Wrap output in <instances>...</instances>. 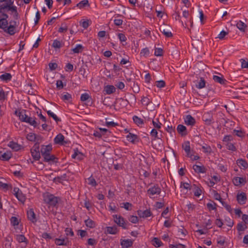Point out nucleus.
<instances>
[{"label": "nucleus", "instance_id": "obj_52", "mask_svg": "<svg viewBox=\"0 0 248 248\" xmlns=\"http://www.w3.org/2000/svg\"><path fill=\"white\" fill-rule=\"evenodd\" d=\"M88 184L93 186H97V183L95 180V179L92 177V176H90L88 178Z\"/></svg>", "mask_w": 248, "mask_h": 248}, {"label": "nucleus", "instance_id": "obj_28", "mask_svg": "<svg viewBox=\"0 0 248 248\" xmlns=\"http://www.w3.org/2000/svg\"><path fill=\"white\" fill-rule=\"evenodd\" d=\"M126 138L128 141L132 143H134L138 141V137L137 135L129 133L127 136Z\"/></svg>", "mask_w": 248, "mask_h": 248}, {"label": "nucleus", "instance_id": "obj_49", "mask_svg": "<svg viewBox=\"0 0 248 248\" xmlns=\"http://www.w3.org/2000/svg\"><path fill=\"white\" fill-rule=\"evenodd\" d=\"M141 102V103L145 106H148L152 102L148 97L145 96L142 98Z\"/></svg>", "mask_w": 248, "mask_h": 248}, {"label": "nucleus", "instance_id": "obj_32", "mask_svg": "<svg viewBox=\"0 0 248 248\" xmlns=\"http://www.w3.org/2000/svg\"><path fill=\"white\" fill-rule=\"evenodd\" d=\"M118 17H124V16L119 14L116 15L114 19V23L116 26H119L123 24V20L122 19L118 18Z\"/></svg>", "mask_w": 248, "mask_h": 248}, {"label": "nucleus", "instance_id": "obj_3", "mask_svg": "<svg viewBox=\"0 0 248 248\" xmlns=\"http://www.w3.org/2000/svg\"><path fill=\"white\" fill-rule=\"evenodd\" d=\"M19 119L24 122L29 123L30 125L33 126L34 127H36L38 125L37 123L36 122L34 119L32 117H29L25 113L22 111L19 112L18 115Z\"/></svg>", "mask_w": 248, "mask_h": 248}, {"label": "nucleus", "instance_id": "obj_1", "mask_svg": "<svg viewBox=\"0 0 248 248\" xmlns=\"http://www.w3.org/2000/svg\"><path fill=\"white\" fill-rule=\"evenodd\" d=\"M9 10L0 11V29L10 35H14L16 32V27L18 26L15 20H11L8 23L7 18L8 15L6 14Z\"/></svg>", "mask_w": 248, "mask_h": 248}, {"label": "nucleus", "instance_id": "obj_59", "mask_svg": "<svg viewBox=\"0 0 248 248\" xmlns=\"http://www.w3.org/2000/svg\"><path fill=\"white\" fill-rule=\"evenodd\" d=\"M181 188H183L186 189H189L190 190L191 188V186L188 183H185V182H181V185H180Z\"/></svg>", "mask_w": 248, "mask_h": 248}, {"label": "nucleus", "instance_id": "obj_13", "mask_svg": "<svg viewBox=\"0 0 248 248\" xmlns=\"http://www.w3.org/2000/svg\"><path fill=\"white\" fill-rule=\"evenodd\" d=\"M202 120L207 125H210L214 123V120L212 116L209 113H204L202 116Z\"/></svg>", "mask_w": 248, "mask_h": 248}, {"label": "nucleus", "instance_id": "obj_33", "mask_svg": "<svg viewBox=\"0 0 248 248\" xmlns=\"http://www.w3.org/2000/svg\"><path fill=\"white\" fill-rule=\"evenodd\" d=\"M116 89L113 85H107L105 87L104 91L108 94H110L115 92Z\"/></svg>", "mask_w": 248, "mask_h": 248}, {"label": "nucleus", "instance_id": "obj_55", "mask_svg": "<svg viewBox=\"0 0 248 248\" xmlns=\"http://www.w3.org/2000/svg\"><path fill=\"white\" fill-rule=\"evenodd\" d=\"M202 149H203V152L205 153H208L209 154H210L212 152V149L211 147L209 145H208L207 144H205V145H203L202 146Z\"/></svg>", "mask_w": 248, "mask_h": 248}, {"label": "nucleus", "instance_id": "obj_10", "mask_svg": "<svg viewBox=\"0 0 248 248\" xmlns=\"http://www.w3.org/2000/svg\"><path fill=\"white\" fill-rule=\"evenodd\" d=\"M182 148L185 150L187 157H192V153L193 151L191 150L189 141L184 142L182 144Z\"/></svg>", "mask_w": 248, "mask_h": 248}, {"label": "nucleus", "instance_id": "obj_44", "mask_svg": "<svg viewBox=\"0 0 248 248\" xmlns=\"http://www.w3.org/2000/svg\"><path fill=\"white\" fill-rule=\"evenodd\" d=\"M47 114L51 117H52L57 123H58L59 122H60L61 120L60 118H58V117L53 113L52 112H51L50 110L47 111Z\"/></svg>", "mask_w": 248, "mask_h": 248}, {"label": "nucleus", "instance_id": "obj_7", "mask_svg": "<svg viewBox=\"0 0 248 248\" xmlns=\"http://www.w3.org/2000/svg\"><path fill=\"white\" fill-rule=\"evenodd\" d=\"M113 217L114 219V221L116 223L118 226L122 227L124 229H127V227L126 225L128 222H125L124 219L123 217L121 216H118L117 215H113Z\"/></svg>", "mask_w": 248, "mask_h": 248}, {"label": "nucleus", "instance_id": "obj_20", "mask_svg": "<svg viewBox=\"0 0 248 248\" xmlns=\"http://www.w3.org/2000/svg\"><path fill=\"white\" fill-rule=\"evenodd\" d=\"M27 217L29 220L31 221L32 223H35L36 222V218L35 216V214L33 211L32 209H30L29 210L27 211Z\"/></svg>", "mask_w": 248, "mask_h": 248}, {"label": "nucleus", "instance_id": "obj_25", "mask_svg": "<svg viewBox=\"0 0 248 248\" xmlns=\"http://www.w3.org/2000/svg\"><path fill=\"white\" fill-rule=\"evenodd\" d=\"M206 82L203 78H200V80L197 81L195 86L199 89H202L206 87Z\"/></svg>", "mask_w": 248, "mask_h": 248}, {"label": "nucleus", "instance_id": "obj_54", "mask_svg": "<svg viewBox=\"0 0 248 248\" xmlns=\"http://www.w3.org/2000/svg\"><path fill=\"white\" fill-rule=\"evenodd\" d=\"M247 228L246 224H244L242 223H239L237 225V229L239 232L244 231Z\"/></svg>", "mask_w": 248, "mask_h": 248}, {"label": "nucleus", "instance_id": "obj_48", "mask_svg": "<svg viewBox=\"0 0 248 248\" xmlns=\"http://www.w3.org/2000/svg\"><path fill=\"white\" fill-rule=\"evenodd\" d=\"M236 26L237 28L240 31H244L245 28L247 26L244 22L240 20L236 24Z\"/></svg>", "mask_w": 248, "mask_h": 248}, {"label": "nucleus", "instance_id": "obj_4", "mask_svg": "<svg viewBox=\"0 0 248 248\" xmlns=\"http://www.w3.org/2000/svg\"><path fill=\"white\" fill-rule=\"evenodd\" d=\"M44 202L50 206H55L58 202V198L49 193L44 195Z\"/></svg>", "mask_w": 248, "mask_h": 248}, {"label": "nucleus", "instance_id": "obj_63", "mask_svg": "<svg viewBox=\"0 0 248 248\" xmlns=\"http://www.w3.org/2000/svg\"><path fill=\"white\" fill-rule=\"evenodd\" d=\"M166 131L169 132L171 136H172L173 134H175V127H173L172 125L168 126L166 128Z\"/></svg>", "mask_w": 248, "mask_h": 248}, {"label": "nucleus", "instance_id": "obj_62", "mask_svg": "<svg viewBox=\"0 0 248 248\" xmlns=\"http://www.w3.org/2000/svg\"><path fill=\"white\" fill-rule=\"evenodd\" d=\"M132 88L133 89V92L135 93H138L140 91L139 86L137 83H135V82H133Z\"/></svg>", "mask_w": 248, "mask_h": 248}, {"label": "nucleus", "instance_id": "obj_35", "mask_svg": "<svg viewBox=\"0 0 248 248\" xmlns=\"http://www.w3.org/2000/svg\"><path fill=\"white\" fill-rule=\"evenodd\" d=\"M61 98L64 101L71 102L72 100L71 94L68 93L62 94Z\"/></svg>", "mask_w": 248, "mask_h": 248}, {"label": "nucleus", "instance_id": "obj_60", "mask_svg": "<svg viewBox=\"0 0 248 248\" xmlns=\"http://www.w3.org/2000/svg\"><path fill=\"white\" fill-rule=\"evenodd\" d=\"M163 54V50L161 48H155V55L156 56H161Z\"/></svg>", "mask_w": 248, "mask_h": 248}, {"label": "nucleus", "instance_id": "obj_39", "mask_svg": "<svg viewBox=\"0 0 248 248\" xmlns=\"http://www.w3.org/2000/svg\"><path fill=\"white\" fill-rule=\"evenodd\" d=\"M67 180V175L66 173L62 174L61 176H57L54 179V181L62 183L63 181Z\"/></svg>", "mask_w": 248, "mask_h": 248}, {"label": "nucleus", "instance_id": "obj_24", "mask_svg": "<svg viewBox=\"0 0 248 248\" xmlns=\"http://www.w3.org/2000/svg\"><path fill=\"white\" fill-rule=\"evenodd\" d=\"M246 199V194L244 192L238 194L237 195V200L238 203L241 204H243L245 203Z\"/></svg>", "mask_w": 248, "mask_h": 248}, {"label": "nucleus", "instance_id": "obj_6", "mask_svg": "<svg viewBox=\"0 0 248 248\" xmlns=\"http://www.w3.org/2000/svg\"><path fill=\"white\" fill-rule=\"evenodd\" d=\"M161 189L158 184H154L147 190V192L150 198L155 195H159Z\"/></svg>", "mask_w": 248, "mask_h": 248}, {"label": "nucleus", "instance_id": "obj_40", "mask_svg": "<svg viewBox=\"0 0 248 248\" xmlns=\"http://www.w3.org/2000/svg\"><path fill=\"white\" fill-rule=\"evenodd\" d=\"M12 156V155L10 152L4 153L0 157V159L2 160L7 161L9 160Z\"/></svg>", "mask_w": 248, "mask_h": 248}, {"label": "nucleus", "instance_id": "obj_47", "mask_svg": "<svg viewBox=\"0 0 248 248\" xmlns=\"http://www.w3.org/2000/svg\"><path fill=\"white\" fill-rule=\"evenodd\" d=\"M26 138L31 141H34L36 139V135L34 133H30L27 135Z\"/></svg>", "mask_w": 248, "mask_h": 248}, {"label": "nucleus", "instance_id": "obj_15", "mask_svg": "<svg viewBox=\"0 0 248 248\" xmlns=\"http://www.w3.org/2000/svg\"><path fill=\"white\" fill-rule=\"evenodd\" d=\"M15 195L16 198L21 202H24L25 201V197L18 188L15 187L14 189Z\"/></svg>", "mask_w": 248, "mask_h": 248}, {"label": "nucleus", "instance_id": "obj_29", "mask_svg": "<svg viewBox=\"0 0 248 248\" xmlns=\"http://www.w3.org/2000/svg\"><path fill=\"white\" fill-rule=\"evenodd\" d=\"M106 231L108 233L111 234H116L118 232V230L116 226L107 227Z\"/></svg>", "mask_w": 248, "mask_h": 248}, {"label": "nucleus", "instance_id": "obj_31", "mask_svg": "<svg viewBox=\"0 0 248 248\" xmlns=\"http://www.w3.org/2000/svg\"><path fill=\"white\" fill-rule=\"evenodd\" d=\"M64 44L62 42L56 39L53 41L52 46L55 49H60L63 46Z\"/></svg>", "mask_w": 248, "mask_h": 248}, {"label": "nucleus", "instance_id": "obj_61", "mask_svg": "<svg viewBox=\"0 0 248 248\" xmlns=\"http://www.w3.org/2000/svg\"><path fill=\"white\" fill-rule=\"evenodd\" d=\"M155 85L157 87L160 88L164 87L166 85V83L164 80H161L156 81L155 82Z\"/></svg>", "mask_w": 248, "mask_h": 248}, {"label": "nucleus", "instance_id": "obj_58", "mask_svg": "<svg viewBox=\"0 0 248 248\" xmlns=\"http://www.w3.org/2000/svg\"><path fill=\"white\" fill-rule=\"evenodd\" d=\"M11 223L14 226H17L19 224V221L17 218L16 217H12L11 219Z\"/></svg>", "mask_w": 248, "mask_h": 248}, {"label": "nucleus", "instance_id": "obj_56", "mask_svg": "<svg viewBox=\"0 0 248 248\" xmlns=\"http://www.w3.org/2000/svg\"><path fill=\"white\" fill-rule=\"evenodd\" d=\"M217 241L218 245H219L221 246H223L225 242V238L221 236H219L217 237Z\"/></svg>", "mask_w": 248, "mask_h": 248}, {"label": "nucleus", "instance_id": "obj_64", "mask_svg": "<svg viewBox=\"0 0 248 248\" xmlns=\"http://www.w3.org/2000/svg\"><path fill=\"white\" fill-rule=\"evenodd\" d=\"M129 221L133 223H137L139 221L138 217L135 216H131L128 218Z\"/></svg>", "mask_w": 248, "mask_h": 248}, {"label": "nucleus", "instance_id": "obj_51", "mask_svg": "<svg viewBox=\"0 0 248 248\" xmlns=\"http://www.w3.org/2000/svg\"><path fill=\"white\" fill-rule=\"evenodd\" d=\"M152 123L155 128H157L158 129L161 128L162 124L159 122L158 119H156L155 120H153Z\"/></svg>", "mask_w": 248, "mask_h": 248}, {"label": "nucleus", "instance_id": "obj_41", "mask_svg": "<svg viewBox=\"0 0 248 248\" xmlns=\"http://www.w3.org/2000/svg\"><path fill=\"white\" fill-rule=\"evenodd\" d=\"M212 194L213 195V197L215 200L219 201L221 203L223 202L220 194L216 190H212Z\"/></svg>", "mask_w": 248, "mask_h": 248}, {"label": "nucleus", "instance_id": "obj_5", "mask_svg": "<svg viewBox=\"0 0 248 248\" xmlns=\"http://www.w3.org/2000/svg\"><path fill=\"white\" fill-rule=\"evenodd\" d=\"M31 153L32 158L35 160H39L41 158V152L40 151L39 143L36 142L31 149Z\"/></svg>", "mask_w": 248, "mask_h": 248}, {"label": "nucleus", "instance_id": "obj_27", "mask_svg": "<svg viewBox=\"0 0 248 248\" xmlns=\"http://www.w3.org/2000/svg\"><path fill=\"white\" fill-rule=\"evenodd\" d=\"M12 76L10 73H5L4 74L0 76V79L5 82H8L11 80Z\"/></svg>", "mask_w": 248, "mask_h": 248}, {"label": "nucleus", "instance_id": "obj_9", "mask_svg": "<svg viewBox=\"0 0 248 248\" xmlns=\"http://www.w3.org/2000/svg\"><path fill=\"white\" fill-rule=\"evenodd\" d=\"M160 31L167 37H170L172 36L171 32V28L170 26L167 24H164L159 28Z\"/></svg>", "mask_w": 248, "mask_h": 248}, {"label": "nucleus", "instance_id": "obj_21", "mask_svg": "<svg viewBox=\"0 0 248 248\" xmlns=\"http://www.w3.org/2000/svg\"><path fill=\"white\" fill-rule=\"evenodd\" d=\"M177 130L178 133L182 136H185L187 134L186 128L183 124H178L177 127Z\"/></svg>", "mask_w": 248, "mask_h": 248}, {"label": "nucleus", "instance_id": "obj_50", "mask_svg": "<svg viewBox=\"0 0 248 248\" xmlns=\"http://www.w3.org/2000/svg\"><path fill=\"white\" fill-rule=\"evenodd\" d=\"M150 54V51L147 47H145L143 48L140 53V55L141 56H143L145 57H147Z\"/></svg>", "mask_w": 248, "mask_h": 248}, {"label": "nucleus", "instance_id": "obj_8", "mask_svg": "<svg viewBox=\"0 0 248 248\" xmlns=\"http://www.w3.org/2000/svg\"><path fill=\"white\" fill-rule=\"evenodd\" d=\"M43 161L48 163L49 164L57 163L58 162V158L55 155L50 153L43 156Z\"/></svg>", "mask_w": 248, "mask_h": 248}, {"label": "nucleus", "instance_id": "obj_57", "mask_svg": "<svg viewBox=\"0 0 248 248\" xmlns=\"http://www.w3.org/2000/svg\"><path fill=\"white\" fill-rule=\"evenodd\" d=\"M226 146L227 147V149L232 151H235L236 150V148L234 145L231 142H227L226 143Z\"/></svg>", "mask_w": 248, "mask_h": 248}, {"label": "nucleus", "instance_id": "obj_43", "mask_svg": "<svg viewBox=\"0 0 248 248\" xmlns=\"http://www.w3.org/2000/svg\"><path fill=\"white\" fill-rule=\"evenodd\" d=\"M7 94L5 93L3 89L0 87V101H4L7 99Z\"/></svg>", "mask_w": 248, "mask_h": 248}, {"label": "nucleus", "instance_id": "obj_46", "mask_svg": "<svg viewBox=\"0 0 248 248\" xmlns=\"http://www.w3.org/2000/svg\"><path fill=\"white\" fill-rule=\"evenodd\" d=\"M89 1L88 0H83L77 4V6L79 8H82L86 6H89Z\"/></svg>", "mask_w": 248, "mask_h": 248}, {"label": "nucleus", "instance_id": "obj_22", "mask_svg": "<svg viewBox=\"0 0 248 248\" xmlns=\"http://www.w3.org/2000/svg\"><path fill=\"white\" fill-rule=\"evenodd\" d=\"M233 183L235 186H238L241 184L244 185L246 183V179L240 177H235L233 179Z\"/></svg>", "mask_w": 248, "mask_h": 248}, {"label": "nucleus", "instance_id": "obj_53", "mask_svg": "<svg viewBox=\"0 0 248 248\" xmlns=\"http://www.w3.org/2000/svg\"><path fill=\"white\" fill-rule=\"evenodd\" d=\"M118 38L119 39L120 41L123 43V42H125L127 40L125 34L123 33H119L117 34Z\"/></svg>", "mask_w": 248, "mask_h": 248}, {"label": "nucleus", "instance_id": "obj_30", "mask_svg": "<svg viewBox=\"0 0 248 248\" xmlns=\"http://www.w3.org/2000/svg\"><path fill=\"white\" fill-rule=\"evenodd\" d=\"M133 242L129 239L124 240L121 242V245L124 248H128L132 246Z\"/></svg>", "mask_w": 248, "mask_h": 248}, {"label": "nucleus", "instance_id": "obj_14", "mask_svg": "<svg viewBox=\"0 0 248 248\" xmlns=\"http://www.w3.org/2000/svg\"><path fill=\"white\" fill-rule=\"evenodd\" d=\"M185 124L187 125L193 126L196 123L195 119L191 115H187L184 118Z\"/></svg>", "mask_w": 248, "mask_h": 248}, {"label": "nucleus", "instance_id": "obj_34", "mask_svg": "<svg viewBox=\"0 0 248 248\" xmlns=\"http://www.w3.org/2000/svg\"><path fill=\"white\" fill-rule=\"evenodd\" d=\"M8 146L14 150L15 151H18L20 149V146L13 141H11L8 144Z\"/></svg>", "mask_w": 248, "mask_h": 248}, {"label": "nucleus", "instance_id": "obj_12", "mask_svg": "<svg viewBox=\"0 0 248 248\" xmlns=\"http://www.w3.org/2000/svg\"><path fill=\"white\" fill-rule=\"evenodd\" d=\"M52 150V145L50 144L47 145H43L41 147L40 152L42 156L50 154Z\"/></svg>", "mask_w": 248, "mask_h": 248}, {"label": "nucleus", "instance_id": "obj_16", "mask_svg": "<svg viewBox=\"0 0 248 248\" xmlns=\"http://www.w3.org/2000/svg\"><path fill=\"white\" fill-rule=\"evenodd\" d=\"M137 214L140 217L146 218L152 215L150 209H146L144 211L139 210L137 211Z\"/></svg>", "mask_w": 248, "mask_h": 248}, {"label": "nucleus", "instance_id": "obj_42", "mask_svg": "<svg viewBox=\"0 0 248 248\" xmlns=\"http://www.w3.org/2000/svg\"><path fill=\"white\" fill-rule=\"evenodd\" d=\"M83 49V46L80 44L77 45L76 46L72 49L74 53H79L81 52Z\"/></svg>", "mask_w": 248, "mask_h": 248}, {"label": "nucleus", "instance_id": "obj_2", "mask_svg": "<svg viewBox=\"0 0 248 248\" xmlns=\"http://www.w3.org/2000/svg\"><path fill=\"white\" fill-rule=\"evenodd\" d=\"M0 11L9 10L11 12L13 17L15 20H17L19 16L17 10V7L14 6V0H0Z\"/></svg>", "mask_w": 248, "mask_h": 248}, {"label": "nucleus", "instance_id": "obj_23", "mask_svg": "<svg viewBox=\"0 0 248 248\" xmlns=\"http://www.w3.org/2000/svg\"><path fill=\"white\" fill-rule=\"evenodd\" d=\"M236 163L241 169L246 170L248 168V164L245 159H238L236 160Z\"/></svg>", "mask_w": 248, "mask_h": 248}, {"label": "nucleus", "instance_id": "obj_26", "mask_svg": "<svg viewBox=\"0 0 248 248\" xmlns=\"http://www.w3.org/2000/svg\"><path fill=\"white\" fill-rule=\"evenodd\" d=\"M80 100L82 102L87 101V104H92L91 96L87 93H84L81 95Z\"/></svg>", "mask_w": 248, "mask_h": 248}, {"label": "nucleus", "instance_id": "obj_17", "mask_svg": "<svg viewBox=\"0 0 248 248\" xmlns=\"http://www.w3.org/2000/svg\"><path fill=\"white\" fill-rule=\"evenodd\" d=\"M193 169L198 173H204L207 170L206 168L203 165H194L193 166Z\"/></svg>", "mask_w": 248, "mask_h": 248}, {"label": "nucleus", "instance_id": "obj_38", "mask_svg": "<svg viewBox=\"0 0 248 248\" xmlns=\"http://www.w3.org/2000/svg\"><path fill=\"white\" fill-rule=\"evenodd\" d=\"M16 239L19 243L25 242L26 244L28 243L27 238L23 234L16 235Z\"/></svg>", "mask_w": 248, "mask_h": 248}, {"label": "nucleus", "instance_id": "obj_36", "mask_svg": "<svg viewBox=\"0 0 248 248\" xmlns=\"http://www.w3.org/2000/svg\"><path fill=\"white\" fill-rule=\"evenodd\" d=\"M152 244L156 248L160 247L163 245L162 242L157 237H154L153 239Z\"/></svg>", "mask_w": 248, "mask_h": 248}, {"label": "nucleus", "instance_id": "obj_37", "mask_svg": "<svg viewBox=\"0 0 248 248\" xmlns=\"http://www.w3.org/2000/svg\"><path fill=\"white\" fill-rule=\"evenodd\" d=\"M85 224L87 227L93 228L95 226V223L90 218H88L85 220Z\"/></svg>", "mask_w": 248, "mask_h": 248}, {"label": "nucleus", "instance_id": "obj_11", "mask_svg": "<svg viewBox=\"0 0 248 248\" xmlns=\"http://www.w3.org/2000/svg\"><path fill=\"white\" fill-rule=\"evenodd\" d=\"M213 79L215 82L218 83L222 85H226L228 82L226 79L224 78L222 75L219 74V76L214 75Z\"/></svg>", "mask_w": 248, "mask_h": 248}, {"label": "nucleus", "instance_id": "obj_45", "mask_svg": "<svg viewBox=\"0 0 248 248\" xmlns=\"http://www.w3.org/2000/svg\"><path fill=\"white\" fill-rule=\"evenodd\" d=\"M133 120L134 123L138 125L143 124V120L139 118L137 116H134L133 117Z\"/></svg>", "mask_w": 248, "mask_h": 248}, {"label": "nucleus", "instance_id": "obj_18", "mask_svg": "<svg viewBox=\"0 0 248 248\" xmlns=\"http://www.w3.org/2000/svg\"><path fill=\"white\" fill-rule=\"evenodd\" d=\"M64 137L63 135L60 133L57 135L54 139V142L55 144L64 145L65 142L64 141Z\"/></svg>", "mask_w": 248, "mask_h": 248}, {"label": "nucleus", "instance_id": "obj_19", "mask_svg": "<svg viewBox=\"0 0 248 248\" xmlns=\"http://www.w3.org/2000/svg\"><path fill=\"white\" fill-rule=\"evenodd\" d=\"M55 243L58 246H68L69 241L67 238H56L55 239Z\"/></svg>", "mask_w": 248, "mask_h": 248}]
</instances>
